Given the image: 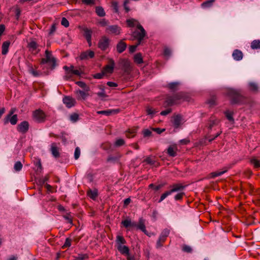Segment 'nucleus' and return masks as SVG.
<instances>
[{
	"label": "nucleus",
	"instance_id": "a19ab883",
	"mask_svg": "<svg viewBox=\"0 0 260 260\" xmlns=\"http://www.w3.org/2000/svg\"><path fill=\"white\" fill-rule=\"evenodd\" d=\"M170 234V230L168 229H165L162 231V232L161 233L160 235V237H161V238L165 239L166 240V238L169 236Z\"/></svg>",
	"mask_w": 260,
	"mask_h": 260
},
{
	"label": "nucleus",
	"instance_id": "79ce46f5",
	"mask_svg": "<svg viewBox=\"0 0 260 260\" xmlns=\"http://www.w3.org/2000/svg\"><path fill=\"white\" fill-rule=\"evenodd\" d=\"M22 168V164L20 161H18L14 164V168L16 171H20Z\"/></svg>",
	"mask_w": 260,
	"mask_h": 260
},
{
	"label": "nucleus",
	"instance_id": "09e8293b",
	"mask_svg": "<svg viewBox=\"0 0 260 260\" xmlns=\"http://www.w3.org/2000/svg\"><path fill=\"white\" fill-rule=\"evenodd\" d=\"M98 23L101 26H103V27H104V26H108V24L109 23V21L108 20H107L106 19H102L101 20H100L99 22H98Z\"/></svg>",
	"mask_w": 260,
	"mask_h": 260
},
{
	"label": "nucleus",
	"instance_id": "6e6d98bb",
	"mask_svg": "<svg viewBox=\"0 0 260 260\" xmlns=\"http://www.w3.org/2000/svg\"><path fill=\"white\" fill-rule=\"evenodd\" d=\"M86 92V91H84L80 90L77 91V93H79L83 99H85L86 98V96H87L88 95V93H87Z\"/></svg>",
	"mask_w": 260,
	"mask_h": 260
},
{
	"label": "nucleus",
	"instance_id": "de8ad7c7",
	"mask_svg": "<svg viewBox=\"0 0 260 260\" xmlns=\"http://www.w3.org/2000/svg\"><path fill=\"white\" fill-rule=\"evenodd\" d=\"M166 241L165 239L161 238V237L159 236L158 239L157 241L156 247L157 248H159L162 246V243Z\"/></svg>",
	"mask_w": 260,
	"mask_h": 260
},
{
	"label": "nucleus",
	"instance_id": "8fccbe9b",
	"mask_svg": "<svg viewBox=\"0 0 260 260\" xmlns=\"http://www.w3.org/2000/svg\"><path fill=\"white\" fill-rule=\"evenodd\" d=\"M78 118L79 115L77 113H73L70 116V119L74 122H76L78 120Z\"/></svg>",
	"mask_w": 260,
	"mask_h": 260
},
{
	"label": "nucleus",
	"instance_id": "864d4df0",
	"mask_svg": "<svg viewBox=\"0 0 260 260\" xmlns=\"http://www.w3.org/2000/svg\"><path fill=\"white\" fill-rule=\"evenodd\" d=\"M124 141L122 139H119L117 140L115 143L116 146L119 147L124 144Z\"/></svg>",
	"mask_w": 260,
	"mask_h": 260
},
{
	"label": "nucleus",
	"instance_id": "c756f323",
	"mask_svg": "<svg viewBox=\"0 0 260 260\" xmlns=\"http://www.w3.org/2000/svg\"><path fill=\"white\" fill-rule=\"evenodd\" d=\"M116 113H117V111L116 110H114L99 111L97 112V113L98 114H104L107 116H109L112 114H115Z\"/></svg>",
	"mask_w": 260,
	"mask_h": 260
},
{
	"label": "nucleus",
	"instance_id": "052dcab7",
	"mask_svg": "<svg viewBox=\"0 0 260 260\" xmlns=\"http://www.w3.org/2000/svg\"><path fill=\"white\" fill-rule=\"evenodd\" d=\"M225 115H226V117L227 119L229 121H232V122H234V118L233 117V114H232V113L229 112H225Z\"/></svg>",
	"mask_w": 260,
	"mask_h": 260
},
{
	"label": "nucleus",
	"instance_id": "b1692460",
	"mask_svg": "<svg viewBox=\"0 0 260 260\" xmlns=\"http://www.w3.org/2000/svg\"><path fill=\"white\" fill-rule=\"evenodd\" d=\"M184 188V186H183L182 185L180 184H175L172 186V188L170 190V191H171V192H172V193L175 192L182 190H183Z\"/></svg>",
	"mask_w": 260,
	"mask_h": 260
},
{
	"label": "nucleus",
	"instance_id": "393cba45",
	"mask_svg": "<svg viewBox=\"0 0 260 260\" xmlns=\"http://www.w3.org/2000/svg\"><path fill=\"white\" fill-rule=\"evenodd\" d=\"M230 94L233 96L232 103H237L239 102V95L234 90H231L230 91Z\"/></svg>",
	"mask_w": 260,
	"mask_h": 260
},
{
	"label": "nucleus",
	"instance_id": "dca6fc26",
	"mask_svg": "<svg viewBox=\"0 0 260 260\" xmlns=\"http://www.w3.org/2000/svg\"><path fill=\"white\" fill-rule=\"evenodd\" d=\"M91 30L88 29H85L84 30V37H85L89 46H91Z\"/></svg>",
	"mask_w": 260,
	"mask_h": 260
},
{
	"label": "nucleus",
	"instance_id": "a211bd4d",
	"mask_svg": "<svg viewBox=\"0 0 260 260\" xmlns=\"http://www.w3.org/2000/svg\"><path fill=\"white\" fill-rule=\"evenodd\" d=\"M117 249L122 254L127 255L129 253V248L124 245L118 246Z\"/></svg>",
	"mask_w": 260,
	"mask_h": 260
},
{
	"label": "nucleus",
	"instance_id": "412c9836",
	"mask_svg": "<svg viewBox=\"0 0 260 260\" xmlns=\"http://www.w3.org/2000/svg\"><path fill=\"white\" fill-rule=\"evenodd\" d=\"M126 47V44L122 41H120L117 45V51L118 53L123 52Z\"/></svg>",
	"mask_w": 260,
	"mask_h": 260
},
{
	"label": "nucleus",
	"instance_id": "9d476101",
	"mask_svg": "<svg viewBox=\"0 0 260 260\" xmlns=\"http://www.w3.org/2000/svg\"><path fill=\"white\" fill-rule=\"evenodd\" d=\"M94 56V53L93 51L91 50H87L83 52L80 55V58L81 60L88 59L89 58H92Z\"/></svg>",
	"mask_w": 260,
	"mask_h": 260
},
{
	"label": "nucleus",
	"instance_id": "423d86ee",
	"mask_svg": "<svg viewBox=\"0 0 260 260\" xmlns=\"http://www.w3.org/2000/svg\"><path fill=\"white\" fill-rule=\"evenodd\" d=\"M110 40L106 36H103L99 40L98 47L102 50H106L109 46Z\"/></svg>",
	"mask_w": 260,
	"mask_h": 260
},
{
	"label": "nucleus",
	"instance_id": "a18cd8bd",
	"mask_svg": "<svg viewBox=\"0 0 260 260\" xmlns=\"http://www.w3.org/2000/svg\"><path fill=\"white\" fill-rule=\"evenodd\" d=\"M172 194V192H171L170 190L169 191H167L161 194L159 200L158 201V203L161 202L165 199H166L168 196Z\"/></svg>",
	"mask_w": 260,
	"mask_h": 260
},
{
	"label": "nucleus",
	"instance_id": "4d7b16f0",
	"mask_svg": "<svg viewBox=\"0 0 260 260\" xmlns=\"http://www.w3.org/2000/svg\"><path fill=\"white\" fill-rule=\"evenodd\" d=\"M61 24L62 25L66 27H68L69 26V21L64 17H63L61 21Z\"/></svg>",
	"mask_w": 260,
	"mask_h": 260
},
{
	"label": "nucleus",
	"instance_id": "e433bc0d",
	"mask_svg": "<svg viewBox=\"0 0 260 260\" xmlns=\"http://www.w3.org/2000/svg\"><path fill=\"white\" fill-rule=\"evenodd\" d=\"M100 89L101 91L98 92L96 94L99 97H100L102 100H104L107 97V95L106 94L105 91L103 87H100Z\"/></svg>",
	"mask_w": 260,
	"mask_h": 260
},
{
	"label": "nucleus",
	"instance_id": "603ef678",
	"mask_svg": "<svg viewBox=\"0 0 260 260\" xmlns=\"http://www.w3.org/2000/svg\"><path fill=\"white\" fill-rule=\"evenodd\" d=\"M15 109H11V110H10V111L9 112V114L7 116V117H6V118L5 119V122H4L5 124H6L8 122L9 118H10V116H12V115L13 114V113L15 112Z\"/></svg>",
	"mask_w": 260,
	"mask_h": 260
},
{
	"label": "nucleus",
	"instance_id": "ea45409f",
	"mask_svg": "<svg viewBox=\"0 0 260 260\" xmlns=\"http://www.w3.org/2000/svg\"><path fill=\"white\" fill-rule=\"evenodd\" d=\"M88 257V256L86 254H79L77 256L75 257L74 260H84Z\"/></svg>",
	"mask_w": 260,
	"mask_h": 260
},
{
	"label": "nucleus",
	"instance_id": "cd10ccee",
	"mask_svg": "<svg viewBox=\"0 0 260 260\" xmlns=\"http://www.w3.org/2000/svg\"><path fill=\"white\" fill-rule=\"evenodd\" d=\"M95 12L96 14L100 17H104L106 15L104 9L101 6H98L95 7Z\"/></svg>",
	"mask_w": 260,
	"mask_h": 260
},
{
	"label": "nucleus",
	"instance_id": "3c124183",
	"mask_svg": "<svg viewBox=\"0 0 260 260\" xmlns=\"http://www.w3.org/2000/svg\"><path fill=\"white\" fill-rule=\"evenodd\" d=\"M144 161L147 164L149 165H154L155 162V160L154 159H152L151 157H147L145 160Z\"/></svg>",
	"mask_w": 260,
	"mask_h": 260
},
{
	"label": "nucleus",
	"instance_id": "f704fd0d",
	"mask_svg": "<svg viewBox=\"0 0 260 260\" xmlns=\"http://www.w3.org/2000/svg\"><path fill=\"white\" fill-rule=\"evenodd\" d=\"M63 217L67 221V222L70 224H72L73 217L71 215V212H68L66 214L63 215Z\"/></svg>",
	"mask_w": 260,
	"mask_h": 260
},
{
	"label": "nucleus",
	"instance_id": "4468645a",
	"mask_svg": "<svg viewBox=\"0 0 260 260\" xmlns=\"http://www.w3.org/2000/svg\"><path fill=\"white\" fill-rule=\"evenodd\" d=\"M243 56L242 51L238 49L235 50L232 54L234 59L237 61L241 60L243 58Z\"/></svg>",
	"mask_w": 260,
	"mask_h": 260
},
{
	"label": "nucleus",
	"instance_id": "bb28decb",
	"mask_svg": "<svg viewBox=\"0 0 260 260\" xmlns=\"http://www.w3.org/2000/svg\"><path fill=\"white\" fill-rule=\"evenodd\" d=\"M250 47L253 50L260 49V40H254L252 41Z\"/></svg>",
	"mask_w": 260,
	"mask_h": 260
},
{
	"label": "nucleus",
	"instance_id": "680f3d73",
	"mask_svg": "<svg viewBox=\"0 0 260 260\" xmlns=\"http://www.w3.org/2000/svg\"><path fill=\"white\" fill-rule=\"evenodd\" d=\"M182 250L184 252L189 253L191 252L192 249L189 246L185 245L182 247Z\"/></svg>",
	"mask_w": 260,
	"mask_h": 260
},
{
	"label": "nucleus",
	"instance_id": "13d9d810",
	"mask_svg": "<svg viewBox=\"0 0 260 260\" xmlns=\"http://www.w3.org/2000/svg\"><path fill=\"white\" fill-rule=\"evenodd\" d=\"M80 155V149L79 147H76L74 152V157L75 159H77Z\"/></svg>",
	"mask_w": 260,
	"mask_h": 260
},
{
	"label": "nucleus",
	"instance_id": "72a5a7b5",
	"mask_svg": "<svg viewBox=\"0 0 260 260\" xmlns=\"http://www.w3.org/2000/svg\"><path fill=\"white\" fill-rule=\"evenodd\" d=\"M134 61L138 64L143 62V59L141 53H137L134 56Z\"/></svg>",
	"mask_w": 260,
	"mask_h": 260
},
{
	"label": "nucleus",
	"instance_id": "0e129e2a",
	"mask_svg": "<svg viewBox=\"0 0 260 260\" xmlns=\"http://www.w3.org/2000/svg\"><path fill=\"white\" fill-rule=\"evenodd\" d=\"M146 112L148 115H151L152 117L155 113V111L151 108L148 107L146 109Z\"/></svg>",
	"mask_w": 260,
	"mask_h": 260
},
{
	"label": "nucleus",
	"instance_id": "774afa93",
	"mask_svg": "<svg viewBox=\"0 0 260 260\" xmlns=\"http://www.w3.org/2000/svg\"><path fill=\"white\" fill-rule=\"evenodd\" d=\"M184 195V193L183 192H181L178 193H177L175 196V200H181L183 196Z\"/></svg>",
	"mask_w": 260,
	"mask_h": 260
},
{
	"label": "nucleus",
	"instance_id": "2eb2a0df",
	"mask_svg": "<svg viewBox=\"0 0 260 260\" xmlns=\"http://www.w3.org/2000/svg\"><path fill=\"white\" fill-rule=\"evenodd\" d=\"M126 23L128 25V26L131 27H134L136 26L137 28H138V25H141L138 20L133 19L131 18L126 20Z\"/></svg>",
	"mask_w": 260,
	"mask_h": 260
},
{
	"label": "nucleus",
	"instance_id": "49530a36",
	"mask_svg": "<svg viewBox=\"0 0 260 260\" xmlns=\"http://www.w3.org/2000/svg\"><path fill=\"white\" fill-rule=\"evenodd\" d=\"M172 194V192H171L170 190L169 191H167L161 194L159 200L158 201V203L161 202L165 199H166L168 196Z\"/></svg>",
	"mask_w": 260,
	"mask_h": 260
},
{
	"label": "nucleus",
	"instance_id": "f8f14e48",
	"mask_svg": "<svg viewBox=\"0 0 260 260\" xmlns=\"http://www.w3.org/2000/svg\"><path fill=\"white\" fill-rule=\"evenodd\" d=\"M63 103L68 108H70L75 105L76 101L74 99L71 97L66 96L63 99Z\"/></svg>",
	"mask_w": 260,
	"mask_h": 260
},
{
	"label": "nucleus",
	"instance_id": "2f4dec72",
	"mask_svg": "<svg viewBox=\"0 0 260 260\" xmlns=\"http://www.w3.org/2000/svg\"><path fill=\"white\" fill-rule=\"evenodd\" d=\"M76 84H77L79 86L83 88L85 91L88 92L89 91V87L87 86L85 83L82 81H77Z\"/></svg>",
	"mask_w": 260,
	"mask_h": 260
},
{
	"label": "nucleus",
	"instance_id": "9b49d317",
	"mask_svg": "<svg viewBox=\"0 0 260 260\" xmlns=\"http://www.w3.org/2000/svg\"><path fill=\"white\" fill-rule=\"evenodd\" d=\"M183 123V119L181 115H177L173 117V124L175 128H178Z\"/></svg>",
	"mask_w": 260,
	"mask_h": 260
},
{
	"label": "nucleus",
	"instance_id": "5fc2aeb1",
	"mask_svg": "<svg viewBox=\"0 0 260 260\" xmlns=\"http://www.w3.org/2000/svg\"><path fill=\"white\" fill-rule=\"evenodd\" d=\"M105 75V73H104L103 71H102V72L101 73H96V74H94L93 76V77L95 79H101L103 78V77Z\"/></svg>",
	"mask_w": 260,
	"mask_h": 260
},
{
	"label": "nucleus",
	"instance_id": "4c0bfd02",
	"mask_svg": "<svg viewBox=\"0 0 260 260\" xmlns=\"http://www.w3.org/2000/svg\"><path fill=\"white\" fill-rule=\"evenodd\" d=\"M250 162L252 164L254 167L256 168L260 167V162L258 160L256 159L255 157H252L250 159Z\"/></svg>",
	"mask_w": 260,
	"mask_h": 260
},
{
	"label": "nucleus",
	"instance_id": "bf43d9fd",
	"mask_svg": "<svg viewBox=\"0 0 260 260\" xmlns=\"http://www.w3.org/2000/svg\"><path fill=\"white\" fill-rule=\"evenodd\" d=\"M179 84L178 82H172L169 84L168 86L170 89H175Z\"/></svg>",
	"mask_w": 260,
	"mask_h": 260
},
{
	"label": "nucleus",
	"instance_id": "c85d7f7f",
	"mask_svg": "<svg viewBox=\"0 0 260 260\" xmlns=\"http://www.w3.org/2000/svg\"><path fill=\"white\" fill-rule=\"evenodd\" d=\"M121 223L125 228H128L129 226H136V224L134 222H132L130 219H125L122 221Z\"/></svg>",
	"mask_w": 260,
	"mask_h": 260
},
{
	"label": "nucleus",
	"instance_id": "a878e982",
	"mask_svg": "<svg viewBox=\"0 0 260 260\" xmlns=\"http://www.w3.org/2000/svg\"><path fill=\"white\" fill-rule=\"evenodd\" d=\"M10 44V43L9 41H6L3 43V44L2 45V53L3 55H6L8 53Z\"/></svg>",
	"mask_w": 260,
	"mask_h": 260
},
{
	"label": "nucleus",
	"instance_id": "58836bf2",
	"mask_svg": "<svg viewBox=\"0 0 260 260\" xmlns=\"http://www.w3.org/2000/svg\"><path fill=\"white\" fill-rule=\"evenodd\" d=\"M17 115L15 114L10 117L8 122L9 121L12 125H15L17 123Z\"/></svg>",
	"mask_w": 260,
	"mask_h": 260
},
{
	"label": "nucleus",
	"instance_id": "6e6552de",
	"mask_svg": "<svg viewBox=\"0 0 260 260\" xmlns=\"http://www.w3.org/2000/svg\"><path fill=\"white\" fill-rule=\"evenodd\" d=\"M29 128V123L26 121H23L17 126V131L22 134L26 133Z\"/></svg>",
	"mask_w": 260,
	"mask_h": 260
},
{
	"label": "nucleus",
	"instance_id": "39448f33",
	"mask_svg": "<svg viewBox=\"0 0 260 260\" xmlns=\"http://www.w3.org/2000/svg\"><path fill=\"white\" fill-rule=\"evenodd\" d=\"M115 63L114 60L112 58L108 59V64L106 65L103 69V73L105 75L111 74L113 72Z\"/></svg>",
	"mask_w": 260,
	"mask_h": 260
},
{
	"label": "nucleus",
	"instance_id": "473e14b6",
	"mask_svg": "<svg viewBox=\"0 0 260 260\" xmlns=\"http://www.w3.org/2000/svg\"><path fill=\"white\" fill-rule=\"evenodd\" d=\"M215 0H208L204 2L201 4V6L203 8H209L211 7Z\"/></svg>",
	"mask_w": 260,
	"mask_h": 260
},
{
	"label": "nucleus",
	"instance_id": "7ed1b4c3",
	"mask_svg": "<svg viewBox=\"0 0 260 260\" xmlns=\"http://www.w3.org/2000/svg\"><path fill=\"white\" fill-rule=\"evenodd\" d=\"M41 62L42 63H51L52 68H54L56 66V59L53 56L51 52L48 50L45 51V58L42 59Z\"/></svg>",
	"mask_w": 260,
	"mask_h": 260
},
{
	"label": "nucleus",
	"instance_id": "ddd939ff",
	"mask_svg": "<svg viewBox=\"0 0 260 260\" xmlns=\"http://www.w3.org/2000/svg\"><path fill=\"white\" fill-rule=\"evenodd\" d=\"M63 69L66 71V75L64 78L68 80L70 79L72 77V73L73 71L74 70V67L73 66H71L70 67L64 66Z\"/></svg>",
	"mask_w": 260,
	"mask_h": 260
},
{
	"label": "nucleus",
	"instance_id": "6ab92c4d",
	"mask_svg": "<svg viewBox=\"0 0 260 260\" xmlns=\"http://www.w3.org/2000/svg\"><path fill=\"white\" fill-rule=\"evenodd\" d=\"M51 152L52 154L55 158H57L59 156L60 154L58 151V148L56 147L55 143H53L51 147Z\"/></svg>",
	"mask_w": 260,
	"mask_h": 260
},
{
	"label": "nucleus",
	"instance_id": "e2e57ef3",
	"mask_svg": "<svg viewBox=\"0 0 260 260\" xmlns=\"http://www.w3.org/2000/svg\"><path fill=\"white\" fill-rule=\"evenodd\" d=\"M88 196L92 199H95L98 196V193L96 191L90 190L88 192Z\"/></svg>",
	"mask_w": 260,
	"mask_h": 260
},
{
	"label": "nucleus",
	"instance_id": "1a4fd4ad",
	"mask_svg": "<svg viewBox=\"0 0 260 260\" xmlns=\"http://www.w3.org/2000/svg\"><path fill=\"white\" fill-rule=\"evenodd\" d=\"M27 47L30 51L32 53L37 54L40 51L39 45L34 40L31 41L28 43Z\"/></svg>",
	"mask_w": 260,
	"mask_h": 260
},
{
	"label": "nucleus",
	"instance_id": "338daca9",
	"mask_svg": "<svg viewBox=\"0 0 260 260\" xmlns=\"http://www.w3.org/2000/svg\"><path fill=\"white\" fill-rule=\"evenodd\" d=\"M171 54V50L168 48H165L164 49V55L167 57H169Z\"/></svg>",
	"mask_w": 260,
	"mask_h": 260
},
{
	"label": "nucleus",
	"instance_id": "aec40b11",
	"mask_svg": "<svg viewBox=\"0 0 260 260\" xmlns=\"http://www.w3.org/2000/svg\"><path fill=\"white\" fill-rule=\"evenodd\" d=\"M138 229L143 232L146 235H148L147 231L146 230L144 220L142 218L139 219L138 224H136V226Z\"/></svg>",
	"mask_w": 260,
	"mask_h": 260
},
{
	"label": "nucleus",
	"instance_id": "69168bd1",
	"mask_svg": "<svg viewBox=\"0 0 260 260\" xmlns=\"http://www.w3.org/2000/svg\"><path fill=\"white\" fill-rule=\"evenodd\" d=\"M82 2L87 5H92L94 4L95 0H82Z\"/></svg>",
	"mask_w": 260,
	"mask_h": 260
},
{
	"label": "nucleus",
	"instance_id": "c9c22d12",
	"mask_svg": "<svg viewBox=\"0 0 260 260\" xmlns=\"http://www.w3.org/2000/svg\"><path fill=\"white\" fill-rule=\"evenodd\" d=\"M249 89L252 91H257L258 89L257 84L255 82H250L249 83Z\"/></svg>",
	"mask_w": 260,
	"mask_h": 260
},
{
	"label": "nucleus",
	"instance_id": "7c9ffc66",
	"mask_svg": "<svg viewBox=\"0 0 260 260\" xmlns=\"http://www.w3.org/2000/svg\"><path fill=\"white\" fill-rule=\"evenodd\" d=\"M228 171V169L225 168L224 170L221 171H217L215 172H212L210 174V176L211 178H215L217 176H219L226 173Z\"/></svg>",
	"mask_w": 260,
	"mask_h": 260
},
{
	"label": "nucleus",
	"instance_id": "f3484780",
	"mask_svg": "<svg viewBox=\"0 0 260 260\" xmlns=\"http://www.w3.org/2000/svg\"><path fill=\"white\" fill-rule=\"evenodd\" d=\"M177 148L176 146H171L168 147L167 149V153L169 156L175 157L177 155Z\"/></svg>",
	"mask_w": 260,
	"mask_h": 260
},
{
	"label": "nucleus",
	"instance_id": "0eeeda50",
	"mask_svg": "<svg viewBox=\"0 0 260 260\" xmlns=\"http://www.w3.org/2000/svg\"><path fill=\"white\" fill-rule=\"evenodd\" d=\"M120 28L116 25H109L106 28V32L114 35H119L120 34Z\"/></svg>",
	"mask_w": 260,
	"mask_h": 260
},
{
	"label": "nucleus",
	"instance_id": "4be33fe9",
	"mask_svg": "<svg viewBox=\"0 0 260 260\" xmlns=\"http://www.w3.org/2000/svg\"><path fill=\"white\" fill-rule=\"evenodd\" d=\"M115 242L116 247L117 248L118 246H122L126 243V241L122 236L118 235L116 237Z\"/></svg>",
	"mask_w": 260,
	"mask_h": 260
},
{
	"label": "nucleus",
	"instance_id": "f257e3e1",
	"mask_svg": "<svg viewBox=\"0 0 260 260\" xmlns=\"http://www.w3.org/2000/svg\"><path fill=\"white\" fill-rule=\"evenodd\" d=\"M186 100L185 96L184 93L179 92L172 96L167 97L166 103L168 106H171L181 103L182 102Z\"/></svg>",
	"mask_w": 260,
	"mask_h": 260
},
{
	"label": "nucleus",
	"instance_id": "37998d69",
	"mask_svg": "<svg viewBox=\"0 0 260 260\" xmlns=\"http://www.w3.org/2000/svg\"><path fill=\"white\" fill-rule=\"evenodd\" d=\"M219 120L215 119H211L210 120L209 123V128L211 129L213 126H214L215 125H217L219 123Z\"/></svg>",
	"mask_w": 260,
	"mask_h": 260
},
{
	"label": "nucleus",
	"instance_id": "20e7f679",
	"mask_svg": "<svg viewBox=\"0 0 260 260\" xmlns=\"http://www.w3.org/2000/svg\"><path fill=\"white\" fill-rule=\"evenodd\" d=\"M32 117L35 121L39 123H41L45 121L46 114L42 110L38 109L33 112Z\"/></svg>",
	"mask_w": 260,
	"mask_h": 260
},
{
	"label": "nucleus",
	"instance_id": "c03bdc74",
	"mask_svg": "<svg viewBox=\"0 0 260 260\" xmlns=\"http://www.w3.org/2000/svg\"><path fill=\"white\" fill-rule=\"evenodd\" d=\"M72 239L70 238H67L66 239L65 242L62 246V248H68L71 246Z\"/></svg>",
	"mask_w": 260,
	"mask_h": 260
},
{
	"label": "nucleus",
	"instance_id": "5701e85b",
	"mask_svg": "<svg viewBox=\"0 0 260 260\" xmlns=\"http://www.w3.org/2000/svg\"><path fill=\"white\" fill-rule=\"evenodd\" d=\"M121 64L122 66V68L125 72H128L130 70L131 66L130 63L128 60L126 59H122L121 61Z\"/></svg>",
	"mask_w": 260,
	"mask_h": 260
},
{
	"label": "nucleus",
	"instance_id": "f03ea898",
	"mask_svg": "<svg viewBox=\"0 0 260 260\" xmlns=\"http://www.w3.org/2000/svg\"><path fill=\"white\" fill-rule=\"evenodd\" d=\"M139 30H135L132 32V40H137L138 45H140L144 38L146 35V32L141 25H138Z\"/></svg>",
	"mask_w": 260,
	"mask_h": 260
}]
</instances>
